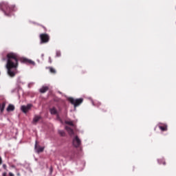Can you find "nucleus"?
Masks as SVG:
<instances>
[{"mask_svg": "<svg viewBox=\"0 0 176 176\" xmlns=\"http://www.w3.org/2000/svg\"><path fill=\"white\" fill-rule=\"evenodd\" d=\"M19 55L13 52L7 54L6 68L8 69V75L11 78H14L17 74V67H19Z\"/></svg>", "mask_w": 176, "mask_h": 176, "instance_id": "1", "label": "nucleus"}, {"mask_svg": "<svg viewBox=\"0 0 176 176\" xmlns=\"http://www.w3.org/2000/svg\"><path fill=\"white\" fill-rule=\"evenodd\" d=\"M0 10L3 12L5 16L10 17L12 16V12H16V6H9L8 2L0 3Z\"/></svg>", "mask_w": 176, "mask_h": 176, "instance_id": "2", "label": "nucleus"}, {"mask_svg": "<svg viewBox=\"0 0 176 176\" xmlns=\"http://www.w3.org/2000/svg\"><path fill=\"white\" fill-rule=\"evenodd\" d=\"M68 100L69 101L70 104L74 105V108L76 107H79L82 102H83V98H80L78 99H74V98H69Z\"/></svg>", "mask_w": 176, "mask_h": 176, "instance_id": "3", "label": "nucleus"}, {"mask_svg": "<svg viewBox=\"0 0 176 176\" xmlns=\"http://www.w3.org/2000/svg\"><path fill=\"white\" fill-rule=\"evenodd\" d=\"M40 39V45H43V43H47L50 41V36L47 34H41Z\"/></svg>", "mask_w": 176, "mask_h": 176, "instance_id": "4", "label": "nucleus"}, {"mask_svg": "<svg viewBox=\"0 0 176 176\" xmlns=\"http://www.w3.org/2000/svg\"><path fill=\"white\" fill-rule=\"evenodd\" d=\"M21 63H22L23 64H30L31 65H36V63H35V61L31 60V59H28L27 58H21L20 59Z\"/></svg>", "mask_w": 176, "mask_h": 176, "instance_id": "5", "label": "nucleus"}, {"mask_svg": "<svg viewBox=\"0 0 176 176\" xmlns=\"http://www.w3.org/2000/svg\"><path fill=\"white\" fill-rule=\"evenodd\" d=\"M72 144L75 148H79L80 146V144H82V141L79 139V137L75 136L73 139Z\"/></svg>", "mask_w": 176, "mask_h": 176, "instance_id": "6", "label": "nucleus"}, {"mask_svg": "<svg viewBox=\"0 0 176 176\" xmlns=\"http://www.w3.org/2000/svg\"><path fill=\"white\" fill-rule=\"evenodd\" d=\"M31 108H32V104H28L25 105H22L21 107V111L23 112V113H27V112L30 111Z\"/></svg>", "mask_w": 176, "mask_h": 176, "instance_id": "7", "label": "nucleus"}, {"mask_svg": "<svg viewBox=\"0 0 176 176\" xmlns=\"http://www.w3.org/2000/svg\"><path fill=\"white\" fill-rule=\"evenodd\" d=\"M34 151L36 153H41V152L45 151V147H41V146L38 145V140H36L34 144Z\"/></svg>", "mask_w": 176, "mask_h": 176, "instance_id": "8", "label": "nucleus"}, {"mask_svg": "<svg viewBox=\"0 0 176 176\" xmlns=\"http://www.w3.org/2000/svg\"><path fill=\"white\" fill-rule=\"evenodd\" d=\"M42 119V117L41 116H34L33 120L32 122V124H36L39 120Z\"/></svg>", "mask_w": 176, "mask_h": 176, "instance_id": "9", "label": "nucleus"}, {"mask_svg": "<svg viewBox=\"0 0 176 176\" xmlns=\"http://www.w3.org/2000/svg\"><path fill=\"white\" fill-rule=\"evenodd\" d=\"M65 129L67 131V133L69 135H74V129H72L71 127L67 126H66L65 127Z\"/></svg>", "mask_w": 176, "mask_h": 176, "instance_id": "10", "label": "nucleus"}, {"mask_svg": "<svg viewBox=\"0 0 176 176\" xmlns=\"http://www.w3.org/2000/svg\"><path fill=\"white\" fill-rule=\"evenodd\" d=\"M49 90V87L47 86H43L38 91H40L42 94L46 93Z\"/></svg>", "mask_w": 176, "mask_h": 176, "instance_id": "11", "label": "nucleus"}, {"mask_svg": "<svg viewBox=\"0 0 176 176\" xmlns=\"http://www.w3.org/2000/svg\"><path fill=\"white\" fill-rule=\"evenodd\" d=\"M13 111H14V105L9 104L8 107H7V111L12 112Z\"/></svg>", "mask_w": 176, "mask_h": 176, "instance_id": "12", "label": "nucleus"}, {"mask_svg": "<svg viewBox=\"0 0 176 176\" xmlns=\"http://www.w3.org/2000/svg\"><path fill=\"white\" fill-rule=\"evenodd\" d=\"M160 130H161L162 131H167V125L164 124V125H159L158 126Z\"/></svg>", "mask_w": 176, "mask_h": 176, "instance_id": "13", "label": "nucleus"}, {"mask_svg": "<svg viewBox=\"0 0 176 176\" xmlns=\"http://www.w3.org/2000/svg\"><path fill=\"white\" fill-rule=\"evenodd\" d=\"M50 112L51 115H57V109H56V107H52L50 109Z\"/></svg>", "mask_w": 176, "mask_h": 176, "instance_id": "14", "label": "nucleus"}, {"mask_svg": "<svg viewBox=\"0 0 176 176\" xmlns=\"http://www.w3.org/2000/svg\"><path fill=\"white\" fill-rule=\"evenodd\" d=\"M5 107H6V103L3 102L1 104H0V111L1 113L5 111Z\"/></svg>", "mask_w": 176, "mask_h": 176, "instance_id": "15", "label": "nucleus"}, {"mask_svg": "<svg viewBox=\"0 0 176 176\" xmlns=\"http://www.w3.org/2000/svg\"><path fill=\"white\" fill-rule=\"evenodd\" d=\"M58 133L60 137H65V131H64L63 130H58Z\"/></svg>", "mask_w": 176, "mask_h": 176, "instance_id": "16", "label": "nucleus"}, {"mask_svg": "<svg viewBox=\"0 0 176 176\" xmlns=\"http://www.w3.org/2000/svg\"><path fill=\"white\" fill-rule=\"evenodd\" d=\"M157 162L159 164H164V166H166V161H164V159L157 160Z\"/></svg>", "mask_w": 176, "mask_h": 176, "instance_id": "17", "label": "nucleus"}, {"mask_svg": "<svg viewBox=\"0 0 176 176\" xmlns=\"http://www.w3.org/2000/svg\"><path fill=\"white\" fill-rule=\"evenodd\" d=\"M56 57H61V52L60 50H56Z\"/></svg>", "mask_w": 176, "mask_h": 176, "instance_id": "18", "label": "nucleus"}, {"mask_svg": "<svg viewBox=\"0 0 176 176\" xmlns=\"http://www.w3.org/2000/svg\"><path fill=\"white\" fill-rule=\"evenodd\" d=\"M65 123L66 124H69V126H74V122H73L72 121H65Z\"/></svg>", "mask_w": 176, "mask_h": 176, "instance_id": "19", "label": "nucleus"}, {"mask_svg": "<svg viewBox=\"0 0 176 176\" xmlns=\"http://www.w3.org/2000/svg\"><path fill=\"white\" fill-rule=\"evenodd\" d=\"M50 72H51V74H56V70L54 69V68L53 67H50Z\"/></svg>", "mask_w": 176, "mask_h": 176, "instance_id": "20", "label": "nucleus"}, {"mask_svg": "<svg viewBox=\"0 0 176 176\" xmlns=\"http://www.w3.org/2000/svg\"><path fill=\"white\" fill-rule=\"evenodd\" d=\"M48 62L50 63V64H52V57H49Z\"/></svg>", "mask_w": 176, "mask_h": 176, "instance_id": "21", "label": "nucleus"}, {"mask_svg": "<svg viewBox=\"0 0 176 176\" xmlns=\"http://www.w3.org/2000/svg\"><path fill=\"white\" fill-rule=\"evenodd\" d=\"M92 102V105H94V107H96L97 105L96 104V103H94V101L91 100Z\"/></svg>", "mask_w": 176, "mask_h": 176, "instance_id": "22", "label": "nucleus"}, {"mask_svg": "<svg viewBox=\"0 0 176 176\" xmlns=\"http://www.w3.org/2000/svg\"><path fill=\"white\" fill-rule=\"evenodd\" d=\"M3 168H4V170H6V164H3Z\"/></svg>", "mask_w": 176, "mask_h": 176, "instance_id": "23", "label": "nucleus"}, {"mask_svg": "<svg viewBox=\"0 0 176 176\" xmlns=\"http://www.w3.org/2000/svg\"><path fill=\"white\" fill-rule=\"evenodd\" d=\"M31 85H34V82H30V83H29V84H28V87H30Z\"/></svg>", "mask_w": 176, "mask_h": 176, "instance_id": "24", "label": "nucleus"}, {"mask_svg": "<svg viewBox=\"0 0 176 176\" xmlns=\"http://www.w3.org/2000/svg\"><path fill=\"white\" fill-rule=\"evenodd\" d=\"M56 119H58V120H60V116L57 115V116H56Z\"/></svg>", "mask_w": 176, "mask_h": 176, "instance_id": "25", "label": "nucleus"}, {"mask_svg": "<svg viewBox=\"0 0 176 176\" xmlns=\"http://www.w3.org/2000/svg\"><path fill=\"white\" fill-rule=\"evenodd\" d=\"M9 175L10 176H14V175L13 173H9Z\"/></svg>", "mask_w": 176, "mask_h": 176, "instance_id": "26", "label": "nucleus"}, {"mask_svg": "<svg viewBox=\"0 0 176 176\" xmlns=\"http://www.w3.org/2000/svg\"><path fill=\"white\" fill-rule=\"evenodd\" d=\"M43 57H45V54H41V58H42L43 60Z\"/></svg>", "mask_w": 176, "mask_h": 176, "instance_id": "27", "label": "nucleus"}, {"mask_svg": "<svg viewBox=\"0 0 176 176\" xmlns=\"http://www.w3.org/2000/svg\"><path fill=\"white\" fill-rule=\"evenodd\" d=\"M0 164H2V157H0Z\"/></svg>", "mask_w": 176, "mask_h": 176, "instance_id": "28", "label": "nucleus"}, {"mask_svg": "<svg viewBox=\"0 0 176 176\" xmlns=\"http://www.w3.org/2000/svg\"><path fill=\"white\" fill-rule=\"evenodd\" d=\"M7 173L6 172L3 173V176H6Z\"/></svg>", "mask_w": 176, "mask_h": 176, "instance_id": "29", "label": "nucleus"}, {"mask_svg": "<svg viewBox=\"0 0 176 176\" xmlns=\"http://www.w3.org/2000/svg\"><path fill=\"white\" fill-rule=\"evenodd\" d=\"M100 105H101V102L98 103V107H100Z\"/></svg>", "mask_w": 176, "mask_h": 176, "instance_id": "30", "label": "nucleus"}, {"mask_svg": "<svg viewBox=\"0 0 176 176\" xmlns=\"http://www.w3.org/2000/svg\"><path fill=\"white\" fill-rule=\"evenodd\" d=\"M3 61H5L6 59H5V58H3Z\"/></svg>", "mask_w": 176, "mask_h": 176, "instance_id": "31", "label": "nucleus"}, {"mask_svg": "<svg viewBox=\"0 0 176 176\" xmlns=\"http://www.w3.org/2000/svg\"><path fill=\"white\" fill-rule=\"evenodd\" d=\"M17 175H20V173H18Z\"/></svg>", "mask_w": 176, "mask_h": 176, "instance_id": "32", "label": "nucleus"}, {"mask_svg": "<svg viewBox=\"0 0 176 176\" xmlns=\"http://www.w3.org/2000/svg\"><path fill=\"white\" fill-rule=\"evenodd\" d=\"M0 75H1V72H0Z\"/></svg>", "mask_w": 176, "mask_h": 176, "instance_id": "33", "label": "nucleus"}]
</instances>
